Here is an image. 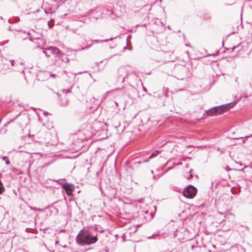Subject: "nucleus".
<instances>
[{
	"mask_svg": "<svg viewBox=\"0 0 252 252\" xmlns=\"http://www.w3.org/2000/svg\"><path fill=\"white\" fill-rule=\"evenodd\" d=\"M186 46H189V47L190 46L189 44H186Z\"/></svg>",
	"mask_w": 252,
	"mask_h": 252,
	"instance_id": "28",
	"label": "nucleus"
},
{
	"mask_svg": "<svg viewBox=\"0 0 252 252\" xmlns=\"http://www.w3.org/2000/svg\"><path fill=\"white\" fill-rule=\"evenodd\" d=\"M126 71V68L124 67H121L118 69V73L120 76H123V73Z\"/></svg>",
	"mask_w": 252,
	"mask_h": 252,
	"instance_id": "9",
	"label": "nucleus"
},
{
	"mask_svg": "<svg viewBox=\"0 0 252 252\" xmlns=\"http://www.w3.org/2000/svg\"><path fill=\"white\" fill-rule=\"evenodd\" d=\"M69 98L66 95L61 99V105L63 106H66L69 103Z\"/></svg>",
	"mask_w": 252,
	"mask_h": 252,
	"instance_id": "7",
	"label": "nucleus"
},
{
	"mask_svg": "<svg viewBox=\"0 0 252 252\" xmlns=\"http://www.w3.org/2000/svg\"><path fill=\"white\" fill-rule=\"evenodd\" d=\"M48 25L49 28H52L54 25V20L51 19L48 22Z\"/></svg>",
	"mask_w": 252,
	"mask_h": 252,
	"instance_id": "12",
	"label": "nucleus"
},
{
	"mask_svg": "<svg viewBox=\"0 0 252 252\" xmlns=\"http://www.w3.org/2000/svg\"><path fill=\"white\" fill-rule=\"evenodd\" d=\"M86 139L84 135L81 132H79L73 136L72 145L76 149H80L83 146L84 140Z\"/></svg>",
	"mask_w": 252,
	"mask_h": 252,
	"instance_id": "4",
	"label": "nucleus"
},
{
	"mask_svg": "<svg viewBox=\"0 0 252 252\" xmlns=\"http://www.w3.org/2000/svg\"><path fill=\"white\" fill-rule=\"evenodd\" d=\"M116 46V44H114V46H112V45H110V48H113L114 47H115Z\"/></svg>",
	"mask_w": 252,
	"mask_h": 252,
	"instance_id": "19",
	"label": "nucleus"
},
{
	"mask_svg": "<svg viewBox=\"0 0 252 252\" xmlns=\"http://www.w3.org/2000/svg\"><path fill=\"white\" fill-rule=\"evenodd\" d=\"M233 106L232 103H229L218 106H215L206 111V114L210 116L220 114L228 110Z\"/></svg>",
	"mask_w": 252,
	"mask_h": 252,
	"instance_id": "3",
	"label": "nucleus"
},
{
	"mask_svg": "<svg viewBox=\"0 0 252 252\" xmlns=\"http://www.w3.org/2000/svg\"><path fill=\"white\" fill-rule=\"evenodd\" d=\"M189 177H190V178H192V175L191 174H190V175H189Z\"/></svg>",
	"mask_w": 252,
	"mask_h": 252,
	"instance_id": "27",
	"label": "nucleus"
},
{
	"mask_svg": "<svg viewBox=\"0 0 252 252\" xmlns=\"http://www.w3.org/2000/svg\"><path fill=\"white\" fill-rule=\"evenodd\" d=\"M5 163L7 164V165H8L10 164V161L9 160H6L5 161Z\"/></svg>",
	"mask_w": 252,
	"mask_h": 252,
	"instance_id": "16",
	"label": "nucleus"
},
{
	"mask_svg": "<svg viewBox=\"0 0 252 252\" xmlns=\"http://www.w3.org/2000/svg\"><path fill=\"white\" fill-rule=\"evenodd\" d=\"M237 80H238V77H237V78L235 79V81L237 82Z\"/></svg>",
	"mask_w": 252,
	"mask_h": 252,
	"instance_id": "26",
	"label": "nucleus"
},
{
	"mask_svg": "<svg viewBox=\"0 0 252 252\" xmlns=\"http://www.w3.org/2000/svg\"><path fill=\"white\" fill-rule=\"evenodd\" d=\"M63 180H65V179H59V180H53V181L58 183L59 184L61 185V186L62 187L63 184H65L66 183L63 182Z\"/></svg>",
	"mask_w": 252,
	"mask_h": 252,
	"instance_id": "10",
	"label": "nucleus"
},
{
	"mask_svg": "<svg viewBox=\"0 0 252 252\" xmlns=\"http://www.w3.org/2000/svg\"><path fill=\"white\" fill-rule=\"evenodd\" d=\"M252 137V134L250 135V136H246L245 138L247 139L249 137Z\"/></svg>",
	"mask_w": 252,
	"mask_h": 252,
	"instance_id": "20",
	"label": "nucleus"
},
{
	"mask_svg": "<svg viewBox=\"0 0 252 252\" xmlns=\"http://www.w3.org/2000/svg\"><path fill=\"white\" fill-rule=\"evenodd\" d=\"M8 30H9V31H11V29L9 28L8 29Z\"/></svg>",
	"mask_w": 252,
	"mask_h": 252,
	"instance_id": "31",
	"label": "nucleus"
},
{
	"mask_svg": "<svg viewBox=\"0 0 252 252\" xmlns=\"http://www.w3.org/2000/svg\"><path fill=\"white\" fill-rule=\"evenodd\" d=\"M62 187L68 196L72 195V192L75 189L74 185L66 183L65 184L62 185Z\"/></svg>",
	"mask_w": 252,
	"mask_h": 252,
	"instance_id": "6",
	"label": "nucleus"
},
{
	"mask_svg": "<svg viewBox=\"0 0 252 252\" xmlns=\"http://www.w3.org/2000/svg\"><path fill=\"white\" fill-rule=\"evenodd\" d=\"M197 192V189L192 185H189L183 190V195L188 198H193Z\"/></svg>",
	"mask_w": 252,
	"mask_h": 252,
	"instance_id": "5",
	"label": "nucleus"
},
{
	"mask_svg": "<svg viewBox=\"0 0 252 252\" xmlns=\"http://www.w3.org/2000/svg\"><path fill=\"white\" fill-rule=\"evenodd\" d=\"M160 153L158 151H156L154 152H153L151 156L149 157V158H152L154 157H155L158 155V154Z\"/></svg>",
	"mask_w": 252,
	"mask_h": 252,
	"instance_id": "11",
	"label": "nucleus"
},
{
	"mask_svg": "<svg viewBox=\"0 0 252 252\" xmlns=\"http://www.w3.org/2000/svg\"><path fill=\"white\" fill-rule=\"evenodd\" d=\"M97 241V234L94 235L87 230H81L76 237V242L82 246L93 244Z\"/></svg>",
	"mask_w": 252,
	"mask_h": 252,
	"instance_id": "1",
	"label": "nucleus"
},
{
	"mask_svg": "<svg viewBox=\"0 0 252 252\" xmlns=\"http://www.w3.org/2000/svg\"><path fill=\"white\" fill-rule=\"evenodd\" d=\"M43 52L47 57H50L51 55H53L55 57L60 59L62 61H64V60L68 61L66 56L64 55L58 48L54 46H50L45 48L43 50Z\"/></svg>",
	"mask_w": 252,
	"mask_h": 252,
	"instance_id": "2",
	"label": "nucleus"
},
{
	"mask_svg": "<svg viewBox=\"0 0 252 252\" xmlns=\"http://www.w3.org/2000/svg\"><path fill=\"white\" fill-rule=\"evenodd\" d=\"M31 209L34 210V211L37 210V209L36 208H33L32 207H31Z\"/></svg>",
	"mask_w": 252,
	"mask_h": 252,
	"instance_id": "17",
	"label": "nucleus"
},
{
	"mask_svg": "<svg viewBox=\"0 0 252 252\" xmlns=\"http://www.w3.org/2000/svg\"><path fill=\"white\" fill-rule=\"evenodd\" d=\"M237 164H239L240 165L242 166V164L241 163H239V162H236Z\"/></svg>",
	"mask_w": 252,
	"mask_h": 252,
	"instance_id": "24",
	"label": "nucleus"
},
{
	"mask_svg": "<svg viewBox=\"0 0 252 252\" xmlns=\"http://www.w3.org/2000/svg\"><path fill=\"white\" fill-rule=\"evenodd\" d=\"M239 47V45H238L237 46H234L233 48H232V50L233 51L235 49L238 48Z\"/></svg>",
	"mask_w": 252,
	"mask_h": 252,
	"instance_id": "14",
	"label": "nucleus"
},
{
	"mask_svg": "<svg viewBox=\"0 0 252 252\" xmlns=\"http://www.w3.org/2000/svg\"><path fill=\"white\" fill-rule=\"evenodd\" d=\"M115 104L116 106H118V104L117 102H115Z\"/></svg>",
	"mask_w": 252,
	"mask_h": 252,
	"instance_id": "25",
	"label": "nucleus"
},
{
	"mask_svg": "<svg viewBox=\"0 0 252 252\" xmlns=\"http://www.w3.org/2000/svg\"><path fill=\"white\" fill-rule=\"evenodd\" d=\"M47 114V112H44V115H45V114Z\"/></svg>",
	"mask_w": 252,
	"mask_h": 252,
	"instance_id": "30",
	"label": "nucleus"
},
{
	"mask_svg": "<svg viewBox=\"0 0 252 252\" xmlns=\"http://www.w3.org/2000/svg\"><path fill=\"white\" fill-rule=\"evenodd\" d=\"M6 157H2V159L3 160H5L6 159Z\"/></svg>",
	"mask_w": 252,
	"mask_h": 252,
	"instance_id": "22",
	"label": "nucleus"
},
{
	"mask_svg": "<svg viewBox=\"0 0 252 252\" xmlns=\"http://www.w3.org/2000/svg\"><path fill=\"white\" fill-rule=\"evenodd\" d=\"M50 76H52V77H55L56 76V74H50Z\"/></svg>",
	"mask_w": 252,
	"mask_h": 252,
	"instance_id": "18",
	"label": "nucleus"
},
{
	"mask_svg": "<svg viewBox=\"0 0 252 252\" xmlns=\"http://www.w3.org/2000/svg\"><path fill=\"white\" fill-rule=\"evenodd\" d=\"M225 169L226 171H230L231 170V169H230L228 166H226Z\"/></svg>",
	"mask_w": 252,
	"mask_h": 252,
	"instance_id": "13",
	"label": "nucleus"
},
{
	"mask_svg": "<svg viewBox=\"0 0 252 252\" xmlns=\"http://www.w3.org/2000/svg\"><path fill=\"white\" fill-rule=\"evenodd\" d=\"M245 142L244 140H243V143H244Z\"/></svg>",
	"mask_w": 252,
	"mask_h": 252,
	"instance_id": "32",
	"label": "nucleus"
},
{
	"mask_svg": "<svg viewBox=\"0 0 252 252\" xmlns=\"http://www.w3.org/2000/svg\"><path fill=\"white\" fill-rule=\"evenodd\" d=\"M143 89H144V90L145 91H146V92L147 91V90H146L145 88H143Z\"/></svg>",
	"mask_w": 252,
	"mask_h": 252,
	"instance_id": "29",
	"label": "nucleus"
},
{
	"mask_svg": "<svg viewBox=\"0 0 252 252\" xmlns=\"http://www.w3.org/2000/svg\"><path fill=\"white\" fill-rule=\"evenodd\" d=\"M195 246L194 245H192L191 247V249H193L194 248Z\"/></svg>",
	"mask_w": 252,
	"mask_h": 252,
	"instance_id": "23",
	"label": "nucleus"
},
{
	"mask_svg": "<svg viewBox=\"0 0 252 252\" xmlns=\"http://www.w3.org/2000/svg\"><path fill=\"white\" fill-rule=\"evenodd\" d=\"M11 65H14V61H13V60L11 61Z\"/></svg>",
	"mask_w": 252,
	"mask_h": 252,
	"instance_id": "21",
	"label": "nucleus"
},
{
	"mask_svg": "<svg viewBox=\"0 0 252 252\" xmlns=\"http://www.w3.org/2000/svg\"><path fill=\"white\" fill-rule=\"evenodd\" d=\"M93 43H91L90 45L89 46H87L85 48H83L82 49L84 50L85 49H87V48H88L89 47H90L92 45Z\"/></svg>",
	"mask_w": 252,
	"mask_h": 252,
	"instance_id": "15",
	"label": "nucleus"
},
{
	"mask_svg": "<svg viewBox=\"0 0 252 252\" xmlns=\"http://www.w3.org/2000/svg\"><path fill=\"white\" fill-rule=\"evenodd\" d=\"M117 38V37H114V38ZM114 39V38L112 37L110 39H103V40H94V42L96 43H98L99 42H107L108 41H111L112 40Z\"/></svg>",
	"mask_w": 252,
	"mask_h": 252,
	"instance_id": "8",
	"label": "nucleus"
}]
</instances>
